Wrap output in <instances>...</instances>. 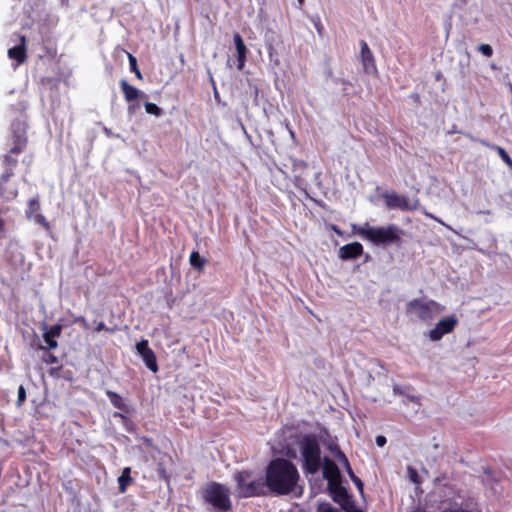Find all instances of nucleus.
<instances>
[{
  "label": "nucleus",
  "instance_id": "nucleus-1",
  "mask_svg": "<svg viewBox=\"0 0 512 512\" xmlns=\"http://www.w3.org/2000/svg\"><path fill=\"white\" fill-rule=\"evenodd\" d=\"M299 478V472L292 462L284 458H276L266 468L267 492L277 496L294 493L300 488Z\"/></svg>",
  "mask_w": 512,
  "mask_h": 512
},
{
  "label": "nucleus",
  "instance_id": "nucleus-2",
  "mask_svg": "<svg viewBox=\"0 0 512 512\" xmlns=\"http://www.w3.org/2000/svg\"><path fill=\"white\" fill-rule=\"evenodd\" d=\"M236 491L241 498L266 496L268 494L265 477H256L253 471L241 470L233 475Z\"/></svg>",
  "mask_w": 512,
  "mask_h": 512
},
{
  "label": "nucleus",
  "instance_id": "nucleus-3",
  "mask_svg": "<svg viewBox=\"0 0 512 512\" xmlns=\"http://www.w3.org/2000/svg\"><path fill=\"white\" fill-rule=\"evenodd\" d=\"M354 231L375 245H389L400 241L401 230L394 224L387 227L370 226L364 223L362 226H353Z\"/></svg>",
  "mask_w": 512,
  "mask_h": 512
},
{
  "label": "nucleus",
  "instance_id": "nucleus-4",
  "mask_svg": "<svg viewBox=\"0 0 512 512\" xmlns=\"http://www.w3.org/2000/svg\"><path fill=\"white\" fill-rule=\"evenodd\" d=\"M303 469L307 474H315L321 467V450L313 435H305L300 440Z\"/></svg>",
  "mask_w": 512,
  "mask_h": 512
},
{
  "label": "nucleus",
  "instance_id": "nucleus-5",
  "mask_svg": "<svg viewBox=\"0 0 512 512\" xmlns=\"http://www.w3.org/2000/svg\"><path fill=\"white\" fill-rule=\"evenodd\" d=\"M202 498L206 504L211 505L216 511H228L232 508L230 490L224 484L211 482L202 492Z\"/></svg>",
  "mask_w": 512,
  "mask_h": 512
},
{
  "label": "nucleus",
  "instance_id": "nucleus-6",
  "mask_svg": "<svg viewBox=\"0 0 512 512\" xmlns=\"http://www.w3.org/2000/svg\"><path fill=\"white\" fill-rule=\"evenodd\" d=\"M438 306L433 300L413 299L407 304V310L421 320L431 317L432 311Z\"/></svg>",
  "mask_w": 512,
  "mask_h": 512
},
{
  "label": "nucleus",
  "instance_id": "nucleus-7",
  "mask_svg": "<svg viewBox=\"0 0 512 512\" xmlns=\"http://www.w3.org/2000/svg\"><path fill=\"white\" fill-rule=\"evenodd\" d=\"M457 323L458 320L454 316L441 319L435 327L428 332L429 339L431 341H439L445 334L452 332Z\"/></svg>",
  "mask_w": 512,
  "mask_h": 512
},
{
  "label": "nucleus",
  "instance_id": "nucleus-8",
  "mask_svg": "<svg viewBox=\"0 0 512 512\" xmlns=\"http://www.w3.org/2000/svg\"><path fill=\"white\" fill-rule=\"evenodd\" d=\"M385 198V202L388 208L391 209H401L403 211L416 210L418 208L419 202L415 200L414 203H410L407 197L398 195L396 193H386L383 195Z\"/></svg>",
  "mask_w": 512,
  "mask_h": 512
},
{
  "label": "nucleus",
  "instance_id": "nucleus-9",
  "mask_svg": "<svg viewBox=\"0 0 512 512\" xmlns=\"http://www.w3.org/2000/svg\"><path fill=\"white\" fill-rule=\"evenodd\" d=\"M136 351L149 370L154 373L158 371L156 355L154 351L149 347L148 340L142 339L139 341L136 344Z\"/></svg>",
  "mask_w": 512,
  "mask_h": 512
},
{
  "label": "nucleus",
  "instance_id": "nucleus-10",
  "mask_svg": "<svg viewBox=\"0 0 512 512\" xmlns=\"http://www.w3.org/2000/svg\"><path fill=\"white\" fill-rule=\"evenodd\" d=\"M11 129L13 146L10 148V154H20L27 143L24 125L22 122L16 121L12 123Z\"/></svg>",
  "mask_w": 512,
  "mask_h": 512
},
{
  "label": "nucleus",
  "instance_id": "nucleus-11",
  "mask_svg": "<svg viewBox=\"0 0 512 512\" xmlns=\"http://www.w3.org/2000/svg\"><path fill=\"white\" fill-rule=\"evenodd\" d=\"M330 450L335 455V457L338 459V461L343 465L347 474L349 475L350 479L355 484L357 489L361 493H363L364 484L361 481V479L354 474L346 455L340 450V448L338 446H330Z\"/></svg>",
  "mask_w": 512,
  "mask_h": 512
},
{
  "label": "nucleus",
  "instance_id": "nucleus-12",
  "mask_svg": "<svg viewBox=\"0 0 512 512\" xmlns=\"http://www.w3.org/2000/svg\"><path fill=\"white\" fill-rule=\"evenodd\" d=\"M360 58L365 73L373 74L377 72V67L372 51L366 41H360Z\"/></svg>",
  "mask_w": 512,
  "mask_h": 512
},
{
  "label": "nucleus",
  "instance_id": "nucleus-13",
  "mask_svg": "<svg viewBox=\"0 0 512 512\" xmlns=\"http://www.w3.org/2000/svg\"><path fill=\"white\" fill-rule=\"evenodd\" d=\"M323 477L328 480V485L331 487L340 479V470L336 463L331 459L325 457L323 460Z\"/></svg>",
  "mask_w": 512,
  "mask_h": 512
},
{
  "label": "nucleus",
  "instance_id": "nucleus-14",
  "mask_svg": "<svg viewBox=\"0 0 512 512\" xmlns=\"http://www.w3.org/2000/svg\"><path fill=\"white\" fill-rule=\"evenodd\" d=\"M363 253V246L359 242H353L340 247L338 256L342 260L356 259Z\"/></svg>",
  "mask_w": 512,
  "mask_h": 512
},
{
  "label": "nucleus",
  "instance_id": "nucleus-15",
  "mask_svg": "<svg viewBox=\"0 0 512 512\" xmlns=\"http://www.w3.org/2000/svg\"><path fill=\"white\" fill-rule=\"evenodd\" d=\"M233 41L235 44V48L237 51V68L242 70L245 65V59L247 54V47L244 44V41L239 33H235L233 36Z\"/></svg>",
  "mask_w": 512,
  "mask_h": 512
},
{
  "label": "nucleus",
  "instance_id": "nucleus-16",
  "mask_svg": "<svg viewBox=\"0 0 512 512\" xmlns=\"http://www.w3.org/2000/svg\"><path fill=\"white\" fill-rule=\"evenodd\" d=\"M21 43L19 45H16L8 50V56L11 59H14L17 61V63H23L26 60V44H25V37L21 36L20 38Z\"/></svg>",
  "mask_w": 512,
  "mask_h": 512
},
{
  "label": "nucleus",
  "instance_id": "nucleus-17",
  "mask_svg": "<svg viewBox=\"0 0 512 512\" xmlns=\"http://www.w3.org/2000/svg\"><path fill=\"white\" fill-rule=\"evenodd\" d=\"M106 395H107L108 399L110 400L111 404L115 408H117L125 413L129 412V405L125 402V400L123 399V397L121 395H119L118 393L111 391V390H107Z\"/></svg>",
  "mask_w": 512,
  "mask_h": 512
},
{
  "label": "nucleus",
  "instance_id": "nucleus-18",
  "mask_svg": "<svg viewBox=\"0 0 512 512\" xmlns=\"http://www.w3.org/2000/svg\"><path fill=\"white\" fill-rule=\"evenodd\" d=\"M120 87L122 89L126 101L128 102L137 99L141 94V92L137 88L130 85L125 79H122L120 81Z\"/></svg>",
  "mask_w": 512,
  "mask_h": 512
},
{
  "label": "nucleus",
  "instance_id": "nucleus-19",
  "mask_svg": "<svg viewBox=\"0 0 512 512\" xmlns=\"http://www.w3.org/2000/svg\"><path fill=\"white\" fill-rule=\"evenodd\" d=\"M131 468L125 467L122 470L121 475L118 478V489L120 493H125L127 490V486L132 483L133 478L130 476Z\"/></svg>",
  "mask_w": 512,
  "mask_h": 512
},
{
  "label": "nucleus",
  "instance_id": "nucleus-20",
  "mask_svg": "<svg viewBox=\"0 0 512 512\" xmlns=\"http://www.w3.org/2000/svg\"><path fill=\"white\" fill-rule=\"evenodd\" d=\"M292 162V170L295 173H299L295 176L296 186H299V182L301 181V174L308 167V164L300 159L291 158Z\"/></svg>",
  "mask_w": 512,
  "mask_h": 512
},
{
  "label": "nucleus",
  "instance_id": "nucleus-21",
  "mask_svg": "<svg viewBox=\"0 0 512 512\" xmlns=\"http://www.w3.org/2000/svg\"><path fill=\"white\" fill-rule=\"evenodd\" d=\"M189 262L192 267H194L198 271H201L204 268L207 261L205 258L200 256V254L197 251H193L190 254Z\"/></svg>",
  "mask_w": 512,
  "mask_h": 512
},
{
  "label": "nucleus",
  "instance_id": "nucleus-22",
  "mask_svg": "<svg viewBox=\"0 0 512 512\" xmlns=\"http://www.w3.org/2000/svg\"><path fill=\"white\" fill-rule=\"evenodd\" d=\"M39 210H40L39 197L35 196V197L31 198L28 202V209L26 211L27 218L32 219L35 216V214L38 213Z\"/></svg>",
  "mask_w": 512,
  "mask_h": 512
},
{
  "label": "nucleus",
  "instance_id": "nucleus-23",
  "mask_svg": "<svg viewBox=\"0 0 512 512\" xmlns=\"http://www.w3.org/2000/svg\"><path fill=\"white\" fill-rule=\"evenodd\" d=\"M491 149L496 151L500 158L508 165L510 169H512V158L509 156V154L505 151L504 148L500 146H491Z\"/></svg>",
  "mask_w": 512,
  "mask_h": 512
},
{
  "label": "nucleus",
  "instance_id": "nucleus-24",
  "mask_svg": "<svg viewBox=\"0 0 512 512\" xmlns=\"http://www.w3.org/2000/svg\"><path fill=\"white\" fill-rule=\"evenodd\" d=\"M44 341L47 347L40 345L39 349L41 350H53L58 347V342L56 338L51 337L49 334H43Z\"/></svg>",
  "mask_w": 512,
  "mask_h": 512
},
{
  "label": "nucleus",
  "instance_id": "nucleus-25",
  "mask_svg": "<svg viewBox=\"0 0 512 512\" xmlns=\"http://www.w3.org/2000/svg\"><path fill=\"white\" fill-rule=\"evenodd\" d=\"M144 107L146 113L154 115L156 117H160L163 114V110L152 102H145Z\"/></svg>",
  "mask_w": 512,
  "mask_h": 512
},
{
  "label": "nucleus",
  "instance_id": "nucleus-26",
  "mask_svg": "<svg viewBox=\"0 0 512 512\" xmlns=\"http://www.w3.org/2000/svg\"><path fill=\"white\" fill-rule=\"evenodd\" d=\"M407 389H408L407 387H403V386H400V385H398V384H395V385L393 386V392H394V394H395V395H403V396H407L408 400H409V401H412V402H416V401H418L419 399H418V397H417V396L408 395V394L406 393Z\"/></svg>",
  "mask_w": 512,
  "mask_h": 512
},
{
  "label": "nucleus",
  "instance_id": "nucleus-27",
  "mask_svg": "<svg viewBox=\"0 0 512 512\" xmlns=\"http://www.w3.org/2000/svg\"><path fill=\"white\" fill-rule=\"evenodd\" d=\"M128 60L131 71H133L138 79H142V73L138 69L137 59L132 54L128 53Z\"/></svg>",
  "mask_w": 512,
  "mask_h": 512
},
{
  "label": "nucleus",
  "instance_id": "nucleus-28",
  "mask_svg": "<svg viewBox=\"0 0 512 512\" xmlns=\"http://www.w3.org/2000/svg\"><path fill=\"white\" fill-rule=\"evenodd\" d=\"M62 332V325L56 324L50 327L49 329H45V334H49L53 338H57L61 335Z\"/></svg>",
  "mask_w": 512,
  "mask_h": 512
},
{
  "label": "nucleus",
  "instance_id": "nucleus-29",
  "mask_svg": "<svg viewBox=\"0 0 512 512\" xmlns=\"http://www.w3.org/2000/svg\"><path fill=\"white\" fill-rule=\"evenodd\" d=\"M32 219H34L36 223L44 227L46 230L50 229V224L44 215L37 213Z\"/></svg>",
  "mask_w": 512,
  "mask_h": 512
},
{
  "label": "nucleus",
  "instance_id": "nucleus-30",
  "mask_svg": "<svg viewBox=\"0 0 512 512\" xmlns=\"http://www.w3.org/2000/svg\"><path fill=\"white\" fill-rule=\"evenodd\" d=\"M156 471H157V474H158L160 479H163V480L168 482L169 476H168V473L166 471V467H165V465L162 462H159L157 464Z\"/></svg>",
  "mask_w": 512,
  "mask_h": 512
},
{
  "label": "nucleus",
  "instance_id": "nucleus-31",
  "mask_svg": "<svg viewBox=\"0 0 512 512\" xmlns=\"http://www.w3.org/2000/svg\"><path fill=\"white\" fill-rule=\"evenodd\" d=\"M478 50L486 57H490L493 54V49L489 44H481Z\"/></svg>",
  "mask_w": 512,
  "mask_h": 512
},
{
  "label": "nucleus",
  "instance_id": "nucleus-32",
  "mask_svg": "<svg viewBox=\"0 0 512 512\" xmlns=\"http://www.w3.org/2000/svg\"><path fill=\"white\" fill-rule=\"evenodd\" d=\"M466 137H468L470 140L472 141H478L480 144H482L483 146H486L488 148L491 149V146H497L496 144H491L485 140H482V139H476L475 137H473L471 134L467 133L465 134Z\"/></svg>",
  "mask_w": 512,
  "mask_h": 512
},
{
  "label": "nucleus",
  "instance_id": "nucleus-33",
  "mask_svg": "<svg viewBox=\"0 0 512 512\" xmlns=\"http://www.w3.org/2000/svg\"><path fill=\"white\" fill-rule=\"evenodd\" d=\"M26 399V391L25 388L21 385L18 389V404L21 405L22 402H24Z\"/></svg>",
  "mask_w": 512,
  "mask_h": 512
},
{
  "label": "nucleus",
  "instance_id": "nucleus-34",
  "mask_svg": "<svg viewBox=\"0 0 512 512\" xmlns=\"http://www.w3.org/2000/svg\"><path fill=\"white\" fill-rule=\"evenodd\" d=\"M44 361L47 364H57L58 363V358L55 355H53L52 353H48L46 355V357H44Z\"/></svg>",
  "mask_w": 512,
  "mask_h": 512
},
{
  "label": "nucleus",
  "instance_id": "nucleus-35",
  "mask_svg": "<svg viewBox=\"0 0 512 512\" xmlns=\"http://www.w3.org/2000/svg\"><path fill=\"white\" fill-rule=\"evenodd\" d=\"M4 163L10 167H13L16 165L17 160L14 159L11 155L7 154L4 156Z\"/></svg>",
  "mask_w": 512,
  "mask_h": 512
},
{
  "label": "nucleus",
  "instance_id": "nucleus-36",
  "mask_svg": "<svg viewBox=\"0 0 512 512\" xmlns=\"http://www.w3.org/2000/svg\"><path fill=\"white\" fill-rule=\"evenodd\" d=\"M425 215L435 221H437L438 223H440L441 225L445 226L446 228L450 229L451 230V227L447 224H445L441 219L437 218L436 216H434L433 214L431 213H428V212H425Z\"/></svg>",
  "mask_w": 512,
  "mask_h": 512
},
{
  "label": "nucleus",
  "instance_id": "nucleus-37",
  "mask_svg": "<svg viewBox=\"0 0 512 512\" xmlns=\"http://www.w3.org/2000/svg\"><path fill=\"white\" fill-rule=\"evenodd\" d=\"M102 330L109 331L110 333H112V332H113V329H110V328L106 327V325L104 324V322H99V323L97 324V326L95 327V331H96V332H100V331H102Z\"/></svg>",
  "mask_w": 512,
  "mask_h": 512
},
{
  "label": "nucleus",
  "instance_id": "nucleus-38",
  "mask_svg": "<svg viewBox=\"0 0 512 512\" xmlns=\"http://www.w3.org/2000/svg\"><path fill=\"white\" fill-rule=\"evenodd\" d=\"M13 172L12 169L6 170L0 177L2 182H7L10 177L12 176Z\"/></svg>",
  "mask_w": 512,
  "mask_h": 512
},
{
  "label": "nucleus",
  "instance_id": "nucleus-39",
  "mask_svg": "<svg viewBox=\"0 0 512 512\" xmlns=\"http://www.w3.org/2000/svg\"><path fill=\"white\" fill-rule=\"evenodd\" d=\"M376 444L379 446V447H382L386 444V438L382 435H379L376 437Z\"/></svg>",
  "mask_w": 512,
  "mask_h": 512
},
{
  "label": "nucleus",
  "instance_id": "nucleus-40",
  "mask_svg": "<svg viewBox=\"0 0 512 512\" xmlns=\"http://www.w3.org/2000/svg\"><path fill=\"white\" fill-rule=\"evenodd\" d=\"M322 512H340V510L330 505H327L326 507L323 508Z\"/></svg>",
  "mask_w": 512,
  "mask_h": 512
},
{
  "label": "nucleus",
  "instance_id": "nucleus-41",
  "mask_svg": "<svg viewBox=\"0 0 512 512\" xmlns=\"http://www.w3.org/2000/svg\"><path fill=\"white\" fill-rule=\"evenodd\" d=\"M410 478L413 482L418 483V475L415 470H411Z\"/></svg>",
  "mask_w": 512,
  "mask_h": 512
},
{
  "label": "nucleus",
  "instance_id": "nucleus-42",
  "mask_svg": "<svg viewBox=\"0 0 512 512\" xmlns=\"http://www.w3.org/2000/svg\"><path fill=\"white\" fill-rule=\"evenodd\" d=\"M137 107H138V105H129L128 112L133 113Z\"/></svg>",
  "mask_w": 512,
  "mask_h": 512
},
{
  "label": "nucleus",
  "instance_id": "nucleus-43",
  "mask_svg": "<svg viewBox=\"0 0 512 512\" xmlns=\"http://www.w3.org/2000/svg\"><path fill=\"white\" fill-rule=\"evenodd\" d=\"M104 133H105L107 136H109V137L113 135V134H112V131H111L109 128H107V127H105V128H104Z\"/></svg>",
  "mask_w": 512,
  "mask_h": 512
},
{
  "label": "nucleus",
  "instance_id": "nucleus-44",
  "mask_svg": "<svg viewBox=\"0 0 512 512\" xmlns=\"http://www.w3.org/2000/svg\"><path fill=\"white\" fill-rule=\"evenodd\" d=\"M76 322H83L84 327H87V323H86V321H85L84 317H79V318H77V319H76Z\"/></svg>",
  "mask_w": 512,
  "mask_h": 512
},
{
  "label": "nucleus",
  "instance_id": "nucleus-45",
  "mask_svg": "<svg viewBox=\"0 0 512 512\" xmlns=\"http://www.w3.org/2000/svg\"><path fill=\"white\" fill-rule=\"evenodd\" d=\"M113 416H114V417H120V418H122V419H124V418H125L124 414H123V413H119V412H115Z\"/></svg>",
  "mask_w": 512,
  "mask_h": 512
},
{
  "label": "nucleus",
  "instance_id": "nucleus-46",
  "mask_svg": "<svg viewBox=\"0 0 512 512\" xmlns=\"http://www.w3.org/2000/svg\"><path fill=\"white\" fill-rule=\"evenodd\" d=\"M333 230L339 234V235H342V231L337 227V226H333Z\"/></svg>",
  "mask_w": 512,
  "mask_h": 512
},
{
  "label": "nucleus",
  "instance_id": "nucleus-47",
  "mask_svg": "<svg viewBox=\"0 0 512 512\" xmlns=\"http://www.w3.org/2000/svg\"><path fill=\"white\" fill-rule=\"evenodd\" d=\"M2 227H3V221H2V219L0 218V230L2 229Z\"/></svg>",
  "mask_w": 512,
  "mask_h": 512
},
{
  "label": "nucleus",
  "instance_id": "nucleus-48",
  "mask_svg": "<svg viewBox=\"0 0 512 512\" xmlns=\"http://www.w3.org/2000/svg\"><path fill=\"white\" fill-rule=\"evenodd\" d=\"M339 490H340L342 493H345V490L343 489V487H339Z\"/></svg>",
  "mask_w": 512,
  "mask_h": 512
},
{
  "label": "nucleus",
  "instance_id": "nucleus-49",
  "mask_svg": "<svg viewBox=\"0 0 512 512\" xmlns=\"http://www.w3.org/2000/svg\"><path fill=\"white\" fill-rule=\"evenodd\" d=\"M352 512H363V511H362V510H359V509H356V510H354V511H352Z\"/></svg>",
  "mask_w": 512,
  "mask_h": 512
},
{
  "label": "nucleus",
  "instance_id": "nucleus-50",
  "mask_svg": "<svg viewBox=\"0 0 512 512\" xmlns=\"http://www.w3.org/2000/svg\"><path fill=\"white\" fill-rule=\"evenodd\" d=\"M299 4H303L304 0H298Z\"/></svg>",
  "mask_w": 512,
  "mask_h": 512
},
{
  "label": "nucleus",
  "instance_id": "nucleus-51",
  "mask_svg": "<svg viewBox=\"0 0 512 512\" xmlns=\"http://www.w3.org/2000/svg\"><path fill=\"white\" fill-rule=\"evenodd\" d=\"M464 3H466V0H462Z\"/></svg>",
  "mask_w": 512,
  "mask_h": 512
}]
</instances>
